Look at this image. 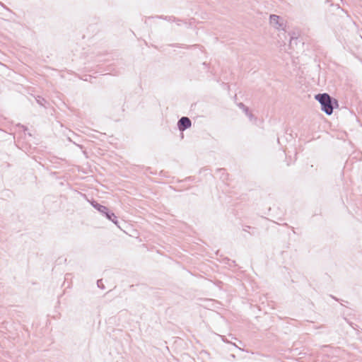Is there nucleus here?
Masks as SVG:
<instances>
[{
  "mask_svg": "<svg viewBox=\"0 0 362 362\" xmlns=\"http://www.w3.org/2000/svg\"><path fill=\"white\" fill-rule=\"evenodd\" d=\"M278 19H279V16H276V15H272L270 16V21L271 23H277L278 21Z\"/></svg>",
  "mask_w": 362,
  "mask_h": 362,
  "instance_id": "nucleus-3",
  "label": "nucleus"
},
{
  "mask_svg": "<svg viewBox=\"0 0 362 362\" xmlns=\"http://www.w3.org/2000/svg\"><path fill=\"white\" fill-rule=\"evenodd\" d=\"M315 98L320 103L322 109L327 115H331L333 111V106L329 95L327 93L318 94L315 96Z\"/></svg>",
  "mask_w": 362,
  "mask_h": 362,
  "instance_id": "nucleus-1",
  "label": "nucleus"
},
{
  "mask_svg": "<svg viewBox=\"0 0 362 362\" xmlns=\"http://www.w3.org/2000/svg\"><path fill=\"white\" fill-rule=\"evenodd\" d=\"M191 126V121L188 117H183L178 122V127L180 131H184L185 129Z\"/></svg>",
  "mask_w": 362,
  "mask_h": 362,
  "instance_id": "nucleus-2",
  "label": "nucleus"
}]
</instances>
